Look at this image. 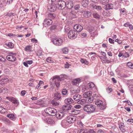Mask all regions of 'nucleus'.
Listing matches in <instances>:
<instances>
[{
  "label": "nucleus",
  "mask_w": 133,
  "mask_h": 133,
  "mask_svg": "<svg viewBox=\"0 0 133 133\" xmlns=\"http://www.w3.org/2000/svg\"><path fill=\"white\" fill-rule=\"evenodd\" d=\"M44 111L45 113L43 114V117H42V118L45 122L48 123H50L51 120L47 117V116L46 115V114H47L50 116H54L56 115L57 111L54 108H48L44 110Z\"/></svg>",
  "instance_id": "nucleus-1"
},
{
  "label": "nucleus",
  "mask_w": 133,
  "mask_h": 133,
  "mask_svg": "<svg viewBox=\"0 0 133 133\" xmlns=\"http://www.w3.org/2000/svg\"><path fill=\"white\" fill-rule=\"evenodd\" d=\"M83 109L85 111L88 113H91L95 111V108L94 105L90 104L85 105Z\"/></svg>",
  "instance_id": "nucleus-2"
},
{
  "label": "nucleus",
  "mask_w": 133,
  "mask_h": 133,
  "mask_svg": "<svg viewBox=\"0 0 133 133\" xmlns=\"http://www.w3.org/2000/svg\"><path fill=\"white\" fill-rule=\"evenodd\" d=\"M92 92L90 91L86 92L83 94V97L85 98H88V101L89 102L92 103L93 101V98L91 97Z\"/></svg>",
  "instance_id": "nucleus-3"
},
{
  "label": "nucleus",
  "mask_w": 133,
  "mask_h": 133,
  "mask_svg": "<svg viewBox=\"0 0 133 133\" xmlns=\"http://www.w3.org/2000/svg\"><path fill=\"white\" fill-rule=\"evenodd\" d=\"M63 79V78L60 77L58 76H55L53 77L52 80L55 79V83L57 87H59L60 85V82Z\"/></svg>",
  "instance_id": "nucleus-4"
},
{
  "label": "nucleus",
  "mask_w": 133,
  "mask_h": 133,
  "mask_svg": "<svg viewBox=\"0 0 133 133\" xmlns=\"http://www.w3.org/2000/svg\"><path fill=\"white\" fill-rule=\"evenodd\" d=\"M77 32L74 30H70L68 34V37L71 39H75L77 37Z\"/></svg>",
  "instance_id": "nucleus-5"
},
{
  "label": "nucleus",
  "mask_w": 133,
  "mask_h": 133,
  "mask_svg": "<svg viewBox=\"0 0 133 133\" xmlns=\"http://www.w3.org/2000/svg\"><path fill=\"white\" fill-rule=\"evenodd\" d=\"M52 42L55 45L59 46L62 44L63 41L61 38L55 37L53 39Z\"/></svg>",
  "instance_id": "nucleus-6"
},
{
  "label": "nucleus",
  "mask_w": 133,
  "mask_h": 133,
  "mask_svg": "<svg viewBox=\"0 0 133 133\" xmlns=\"http://www.w3.org/2000/svg\"><path fill=\"white\" fill-rule=\"evenodd\" d=\"M95 104L98 106L100 107V109L101 110H104L106 108L105 104H104L103 102L101 100L98 99L96 101Z\"/></svg>",
  "instance_id": "nucleus-7"
},
{
  "label": "nucleus",
  "mask_w": 133,
  "mask_h": 133,
  "mask_svg": "<svg viewBox=\"0 0 133 133\" xmlns=\"http://www.w3.org/2000/svg\"><path fill=\"white\" fill-rule=\"evenodd\" d=\"M72 106L70 104H68L64 105L62 107L63 110L65 111H68L69 114L72 110Z\"/></svg>",
  "instance_id": "nucleus-8"
},
{
  "label": "nucleus",
  "mask_w": 133,
  "mask_h": 133,
  "mask_svg": "<svg viewBox=\"0 0 133 133\" xmlns=\"http://www.w3.org/2000/svg\"><path fill=\"white\" fill-rule=\"evenodd\" d=\"M52 23V21L50 19H45L44 20L43 24L44 26L47 27L49 26Z\"/></svg>",
  "instance_id": "nucleus-9"
},
{
  "label": "nucleus",
  "mask_w": 133,
  "mask_h": 133,
  "mask_svg": "<svg viewBox=\"0 0 133 133\" xmlns=\"http://www.w3.org/2000/svg\"><path fill=\"white\" fill-rule=\"evenodd\" d=\"M6 98L9 100L12 103L14 104L15 105L17 106L19 104V102L18 100H17L16 98L14 97H6Z\"/></svg>",
  "instance_id": "nucleus-10"
},
{
  "label": "nucleus",
  "mask_w": 133,
  "mask_h": 133,
  "mask_svg": "<svg viewBox=\"0 0 133 133\" xmlns=\"http://www.w3.org/2000/svg\"><path fill=\"white\" fill-rule=\"evenodd\" d=\"M76 118L72 116H70L67 117L66 119L69 123H73L76 121Z\"/></svg>",
  "instance_id": "nucleus-11"
},
{
  "label": "nucleus",
  "mask_w": 133,
  "mask_h": 133,
  "mask_svg": "<svg viewBox=\"0 0 133 133\" xmlns=\"http://www.w3.org/2000/svg\"><path fill=\"white\" fill-rule=\"evenodd\" d=\"M57 5L59 7H61V9H64L66 5V3L62 0H59L57 2Z\"/></svg>",
  "instance_id": "nucleus-12"
},
{
  "label": "nucleus",
  "mask_w": 133,
  "mask_h": 133,
  "mask_svg": "<svg viewBox=\"0 0 133 133\" xmlns=\"http://www.w3.org/2000/svg\"><path fill=\"white\" fill-rule=\"evenodd\" d=\"M74 29L76 30V32H81L83 29V27L80 25L76 24L75 25L74 27Z\"/></svg>",
  "instance_id": "nucleus-13"
},
{
  "label": "nucleus",
  "mask_w": 133,
  "mask_h": 133,
  "mask_svg": "<svg viewBox=\"0 0 133 133\" xmlns=\"http://www.w3.org/2000/svg\"><path fill=\"white\" fill-rule=\"evenodd\" d=\"M56 117L59 119H61L64 116V113L63 111H60L58 113H56Z\"/></svg>",
  "instance_id": "nucleus-14"
},
{
  "label": "nucleus",
  "mask_w": 133,
  "mask_h": 133,
  "mask_svg": "<svg viewBox=\"0 0 133 133\" xmlns=\"http://www.w3.org/2000/svg\"><path fill=\"white\" fill-rule=\"evenodd\" d=\"M6 59L9 61L14 62L16 60V57L13 55H9L6 57Z\"/></svg>",
  "instance_id": "nucleus-15"
},
{
  "label": "nucleus",
  "mask_w": 133,
  "mask_h": 133,
  "mask_svg": "<svg viewBox=\"0 0 133 133\" xmlns=\"http://www.w3.org/2000/svg\"><path fill=\"white\" fill-rule=\"evenodd\" d=\"M66 6L68 9L71 8L73 6V3L72 1L69 0L66 2Z\"/></svg>",
  "instance_id": "nucleus-16"
},
{
  "label": "nucleus",
  "mask_w": 133,
  "mask_h": 133,
  "mask_svg": "<svg viewBox=\"0 0 133 133\" xmlns=\"http://www.w3.org/2000/svg\"><path fill=\"white\" fill-rule=\"evenodd\" d=\"M79 92V90L78 88L77 89H71L70 90V95L71 96L75 95V94H77Z\"/></svg>",
  "instance_id": "nucleus-17"
},
{
  "label": "nucleus",
  "mask_w": 133,
  "mask_h": 133,
  "mask_svg": "<svg viewBox=\"0 0 133 133\" xmlns=\"http://www.w3.org/2000/svg\"><path fill=\"white\" fill-rule=\"evenodd\" d=\"M75 101H77L81 98L82 96L78 94H75L72 96H71Z\"/></svg>",
  "instance_id": "nucleus-18"
},
{
  "label": "nucleus",
  "mask_w": 133,
  "mask_h": 133,
  "mask_svg": "<svg viewBox=\"0 0 133 133\" xmlns=\"http://www.w3.org/2000/svg\"><path fill=\"white\" fill-rule=\"evenodd\" d=\"M89 31L92 35L91 36L92 37H94L97 34L96 31H94V28L93 27L90 28L89 29Z\"/></svg>",
  "instance_id": "nucleus-19"
},
{
  "label": "nucleus",
  "mask_w": 133,
  "mask_h": 133,
  "mask_svg": "<svg viewBox=\"0 0 133 133\" xmlns=\"http://www.w3.org/2000/svg\"><path fill=\"white\" fill-rule=\"evenodd\" d=\"M77 12L75 10H72L69 14V15L71 18H76L77 17Z\"/></svg>",
  "instance_id": "nucleus-20"
},
{
  "label": "nucleus",
  "mask_w": 133,
  "mask_h": 133,
  "mask_svg": "<svg viewBox=\"0 0 133 133\" xmlns=\"http://www.w3.org/2000/svg\"><path fill=\"white\" fill-rule=\"evenodd\" d=\"M64 102L67 104H70L73 103L74 101L72 98H68L65 99Z\"/></svg>",
  "instance_id": "nucleus-21"
},
{
  "label": "nucleus",
  "mask_w": 133,
  "mask_h": 133,
  "mask_svg": "<svg viewBox=\"0 0 133 133\" xmlns=\"http://www.w3.org/2000/svg\"><path fill=\"white\" fill-rule=\"evenodd\" d=\"M34 103L36 105L43 107L44 106V101L41 99H39L35 102Z\"/></svg>",
  "instance_id": "nucleus-22"
},
{
  "label": "nucleus",
  "mask_w": 133,
  "mask_h": 133,
  "mask_svg": "<svg viewBox=\"0 0 133 133\" xmlns=\"http://www.w3.org/2000/svg\"><path fill=\"white\" fill-rule=\"evenodd\" d=\"M9 81L8 79L5 77L2 78L0 80V84L1 85L7 83Z\"/></svg>",
  "instance_id": "nucleus-23"
},
{
  "label": "nucleus",
  "mask_w": 133,
  "mask_h": 133,
  "mask_svg": "<svg viewBox=\"0 0 133 133\" xmlns=\"http://www.w3.org/2000/svg\"><path fill=\"white\" fill-rule=\"evenodd\" d=\"M57 7L56 5H51L48 8L49 10L51 12H54L56 10Z\"/></svg>",
  "instance_id": "nucleus-24"
},
{
  "label": "nucleus",
  "mask_w": 133,
  "mask_h": 133,
  "mask_svg": "<svg viewBox=\"0 0 133 133\" xmlns=\"http://www.w3.org/2000/svg\"><path fill=\"white\" fill-rule=\"evenodd\" d=\"M61 125L63 127L65 128L69 125V123L66 120H63L62 121Z\"/></svg>",
  "instance_id": "nucleus-25"
},
{
  "label": "nucleus",
  "mask_w": 133,
  "mask_h": 133,
  "mask_svg": "<svg viewBox=\"0 0 133 133\" xmlns=\"http://www.w3.org/2000/svg\"><path fill=\"white\" fill-rule=\"evenodd\" d=\"M87 100L85 99H82L78 101L77 102L78 104L82 105L86 104L87 102Z\"/></svg>",
  "instance_id": "nucleus-26"
},
{
  "label": "nucleus",
  "mask_w": 133,
  "mask_h": 133,
  "mask_svg": "<svg viewBox=\"0 0 133 133\" xmlns=\"http://www.w3.org/2000/svg\"><path fill=\"white\" fill-rule=\"evenodd\" d=\"M55 99L58 100L61 97V94L59 92H56L55 94Z\"/></svg>",
  "instance_id": "nucleus-27"
},
{
  "label": "nucleus",
  "mask_w": 133,
  "mask_h": 133,
  "mask_svg": "<svg viewBox=\"0 0 133 133\" xmlns=\"http://www.w3.org/2000/svg\"><path fill=\"white\" fill-rule=\"evenodd\" d=\"M91 7L97 10H100L102 9V7L100 6L96 5L95 4H91Z\"/></svg>",
  "instance_id": "nucleus-28"
},
{
  "label": "nucleus",
  "mask_w": 133,
  "mask_h": 133,
  "mask_svg": "<svg viewBox=\"0 0 133 133\" xmlns=\"http://www.w3.org/2000/svg\"><path fill=\"white\" fill-rule=\"evenodd\" d=\"M89 3V1L88 0H83L82 4L83 7H86L88 6Z\"/></svg>",
  "instance_id": "nucleus-29"
},
{
  "label": "nucleus",
  "mask_w": 133,
  "mask_h": 133,
  "mask_svg": "<svg viewBox=\"0 0 133 133\" xmlns=\"http://www.w3.org/2000/svg\"><path fill=\"white\" fill-rule=\"evenodd\" d=\"M79 111L77 110L72 109L71 111L70 112V114L77 115L79 113Z\"/></svg>",
  "instance_id": "nucleus-30"
},
{
  "label": "nucleus",
  "mask_w": 133,
  "mask_h": 133,
  "mask_svg": "<svg viewBox=\"0 0 133 133\" xmlns=\"http://www.w3.org/2000/svg\"><path fill=\"white\" fill-rule=\"evenodd\" d=\"M101 61L103 63H110L113 62H114V59L111 60V61L107 59H102Z\"/></svg>",
  "instance_id": "nucleus-31"
},
{
  "label": "nucleus",
  "mask_w": 133,
  "mask_h": 133,
  "mask_svg": "<svg viewBox=\"0 0 133 133\" xmlns=\"http://www.w3.org/2000/svg\"><path fill=\"white\" fill-rule=\"evenodd\" d=\"M119 128L121 131L122 132L125 131V130L124 128V125L123 123H120L119 124Z\"/></svg>",
  "instance_id": "nucleus-32"
},
{
  "label": "nucleus",
  "mask_w": 133,
  "mask_h": 133,
  "mask_svg": "<svg viewBox=\"0 0 133 133\" xmlns=\"http://www.w3.org/2000/svg\"><path fill=\"white\" fill-rule=\"evenodd\" d=\"M51 103L53 106H57L59 105V102L58 101L54 100H52Z\"/></svg>",
  "instance_id": "nucleus-33"
},
{
  "label": "nucleus",
  "mask_w": 133,
  "mask_h": 133,
  "mask_svg": "<svg viewBox=\"0 0 133 133\" xmlns=\"http://www.w3.org/2000/svg\"><path fill=\"white\" fill-rule=\"evenodd\" d=\"M89 132L88 130L85 128H83L81 129L80 130V133H88Z\"/></svg>",
  "instance_id": "nucleus-34"
},
{
  "label": "nucleus",
  "mask_w": 133,
  "mask_h": 133,
  "mask_svg": "<svg viewBox=\"0 0 133 133\" xmlns=\"http://www.w3.org/2000/svg\"><path fill=\"white\" fill-rule=\"evenodd\" d=\"M114 5L112 4H109L106 5L107 9H111L113 8Z\"/></svg>",
  "instance_id": "nucleus-35"
},
{
  "label": "nucleus",
  "mask_w": 133,
  "mask_h": 133,
  "mask_svg": "<svg viewBox=\"0 0 133 133\" xmlns=\"http://www.w3.org/2000/svg\"><path fill=\"white\" fill-rule=\"evenodd\" d=\"M7 116L11 120H14L15 119V116L12 114H8L7 115Z\"/></svg>",
  "instance_id": "nucleus-36"
},
{
  "label": "nucleus",
  "mask_w": 133,
  "mask_h": 133,
  "mask_svg": "<svg viewBox=\"0 0 133 133\" xmlns=\"http://www.w3.org/2000/svg\"><path fill=\"white\" fill-rule=\"evenodd\" d=\"M89 89H91L93 88L95 86V85L92 82L89 83L87 85Z\"/></svg>",
  "instance_id": "nucleus-37"
},
{
  "label": "nucleus",
  "mask_w": 133,
  "mask_h": 133,
  "mask_svg": "<svg viewBox=\"0 0 133 133\" xmlns=\"http://www.w3.org/2000/svg\"><path fill=\"white\" fill-rule=\"evenodd\" d=\"M24 50L26 51H31L32 50V48L31 46H27L24 49Z\"/></svg>",
  "instance_id": "nucleus-38"
},
{
  "label": "nucleus",
  "mask_w": 133,
  "mask_h": 133,
  "mask_svg": "<svg viewBox=\"0 0 133 133\" xmlns=\"http://www.w3.org/2000/svg\"><path fill=\"white\" fill-rule=\"evenodd\" d=\"M100 3L104 5L107 4L109 2V0H100Z\"/></svg>",
  "instance_id": "nucleus-39"
},
{
  "label": "nucleus",
  "mask_w": 133,
  "mask_h": 133,
  "mask_svg": "<svg viewBox=\"0 0 133 133\" xmlns=\"http://www.w3.org/2000/svg\"><path fill=\"white\" fill-rule=\"evenodd\" d=\"M6 45L8 46L11 48H12L14 47V44L11 42H9L8 43H6Z\"/></svg>",
  "instance_id": "nucleus-40"
},
{
  "label": "nucleus",
  "mask_w": 133,
  "mask_h": 133,
  "mask_svg": "<svg viewBox=\"0 0 133 133\" xmlns=\"http://www.w3.org/2000/svg\"><path fill=\"white\" fill-rule=\"evenodd\" d=\"M48 17L51 19H53L55 17V15L54 14H49L48 15Z\"/></svg>",
  "instance_id": "nucleus-41"
},
{
  "label": "nucleus",
  "mask_w": 133,
  "mask_h": 133,
  "mask_svg": "<svg viewBox=\"0 0 133 133\" xmlns=\"http://www.w3.org/2000/svg\"><path fill=\"white\" fill-rule=\"evenodd\" d=\"M68 91L65 89H64L62 91V94L63 95H68Z\"/></svg>",
  "instance_id": "nucleus-42"
},
{
  "label": "nucleus",
  "mask_w": 133,
  "mask_h": 133,
  "mask_svg": "<svg viewBox=\"0 0 133 133\" xmlns=\"http://www.w3.org/2000/svg\"><path fill=\"white\" fill-rule=\"evenodd\" d=\"M62 51L64 54H67L68 52V49L66 47L63 48L62 49Z\"/></svg>",
  "instance_id": "nucleus-43"
},
{
  "label": "nucleus",
  "mask_w": 133,
  "mask_h": 133,
  "mask_svg": "<svg viewBox=\"0 0 133 133\" xmlns=\"http://www.w3.org/2000/svg\"><path fill=\"white\" fill-rule=\"evenodd\" d=\"M90 12L87 11H86L83 12V16L85 18H88L89 17L88 15L89 14Z\"/></svg>",
  "instance_id": "nucleus-44"
},
{
  "label": "nucleus",
  "mask_w": 133,
  "mask_h": 133,
  "mask_svg": "<svg viewBox=\"0 0 133 133\" xmlns=\"http://www.w3.org/2000/svg\"><path fill=\"white\" fill-rule=\"evenodd\" d=\"M93 15L94 17L98 19L100 17V16L97 13H94Z\"/></svg>",
  "instance_id": "nucleus-45"
},
{
  "label": "nucleus",
  "mask_w": 133,
  "mask_h": 133,
  "mask_svg": "<svg viewBox=\"0 0 133 133\" xmlns=\"http://www.w3.org/2000/svg\"><path fill=\"white\" fill-rule=\"evenodd\" d=\"M77 124L79 127L81 128L84 125L81 121H78L77 122Z\"/></svg>",
  "instance_id": "nucleus-46"
},
{
  "label": "nucleus",
  "mask_w": 133,
  "mask_h": 133,
  "mask_svg": "<svg viewBox=\"0 0 133 133\" xmlns=\"http://www.w3.org/2000/svg\"><path fill=\"white\" fill-rule=\"evenodd\" d=\"M89 89V87L87 86V85L84 86L83 88L82 89V92H84L85 91H87Z\"/></svg>",
  "instance_id": "nucleus-47"
},
{
  "label": "nucleus",
  "mask_w": 133,
  "mask_h": 133,
  "mask_svg": "<svg viewBox=\"0 0 133 133\" xmlns=\"http://www.w3.org/2000/svg\"><path fill=\"white\" fill-rule=\"evenodd\" d=\"M6 61L5 58L2 56H0V61L2 62L3 63Z\"/></svg>",
  "instance_id": "nucleus-48"
},
{
  "label": "nucleus",
  "mask_w": 133,
  "mask_h": 133,
  "mask_svg": "<svg viewBox=\"0 0 133 133\" xmlns=\"http://www.w3.org/2000/svg\"><path fill=\"white\" fill-rule=\"evenodd\" d=\"M129 56V53L127 52L124 53L123 55V57L125 58H127Z\"/></svg>",
  "instance_id": "nucleus-49"
},
{
  "label": "nucleus",
  "mask_w": 133,
  "mask_h": 133,
  "mask_svg": "<svg viewBox=\"0 0 133 133\" xmlns=\"http://www.w3.org/2000/svg\"><path fill=\"white\" fill-rule=\"evenodd\" d=\"M127 65L130 68H133V64L130 62H128L127 63Z\"/></svg>",
  "instance_id": "nucleus-50"
},
{
  "label": "nucleus",
  "mask_w": 133,
  "mask_h": 133,
  "mask_svg": "<svg viewBox=\"0 0 133 133\" xmlns=\"http://www.w3.org/2000/svg\"><path fill=\"white\" fill-rule=\"evenodd\" d=\"M68 12L67 11H64L62 12V14L65 16H66L68 15Z\"/></svg>",
  "instance_id": "nucleus-51"
},
{
  "label": "nucleus",
  "mask_w": 133,
  "mask_h": 133,
  "mask_svg": "<svg viewBox=\"0 0 133 133\" xmlns=\"http://www.w3.org/2000/svg\"><path fill=\"white\" fill-rule=\"evenodd\" d=\"M46 61L49 63H52L53 62V60L50 57H48L46 59Z\"/></svg>",
  "instance_id": "nucleus-52"
},
{
  "label": "nucleus",
  "mask_w": 133,
  "mask_h": 133,
  "mask_svg": "<svg viewBox=\"0 0 133 133\" xmlns=\"http://www.w3.org/2000/svg\"><path fill=\"white\" fill-rule=\"evenodd\" d=\"M101 54L103 55V56L104 57V59H106L107 58V57L106 56V54L105 53L101 51Z\"/></svg>",
  "instance_id": "nucleus-53"
},
{
  "label": "nucleus",
  "mask_w": 133,
  "mask_h": 133,
  "mask_svg": "<svg viewBox=\"0 0 133 133\" xmlns=\"http://www.w3.org/2000/svg\"><path fill=\"white\" fill-rule=\"evenodd\" d=\"M80 5L78 4H76L74 6V9L75 10H78L80 8Z\"/></svg>",
  "instance_id": "nucleus-54"
},
{
  "label": "nucleus",
  "mask_w": 133,
  "mask_h": 133,
  "mask_svg": "<svg viewBox=\"0 0 133 133\" xmlns=\"http://www.w3.org/2000/svg\"><path fill=\"white\" fill-rule=\"evenodd\" d=\"M5 1L7 4H9L12 2L13 0H5Z\"/></svg>",
  "instance_id": "nucleus-55"
},
{
  "label": "nucleus",
  "mask_w": 133,
  "mask_h": 133,
  "mask_svg": "<svg viewBox=\"0 0 133 133\" xmlns=\"http://www.w3.org/2000/svg\"><path fill=\"white\" fill-rule=\"evenodd\" d=\"M81 106L77 104L75 105L74 106V107L76 109H79L81 108Z\"/></svg>",
  "instance_id": "nucleus-56"
},
{
  "label": "nucleus",
  "mask_w": 133,
  "mask_h": 133,
  "mask_svg": "<svg viewBox=\"0 0 133 133\" xmlns=\"http://www.w3.org/2000/svg\"><path fill=\"white\" fill-rule=\"evenodd\" d=\"M6 36H9L11 37H14L15 35H14L11 33L7 34H6Z\"/></svg>",
  "instance_id": "nucleus-57"
},
{
  "label": "nucleus",
  "mask_w": 133,
  "mask_h": 133,
  "mask_svg": "<svg viewBox=\"0 0 133 133\" xmlns=\"http://www.w3.org/2000/svg\"><path fill=\"white\" fill-rule=\"evenodd\" d=\"M70 65V64L68 63L67 62H66V63L65 64L64 67L65 68H68L69 67Z\"/></svg>",
  "instance_id": "nucleus-58"
},
{
  "label": "nucleus",
  "mask_w": 133,
  "mask_h": 133,
  "mask_svg": "<svg viewBox=\"0 0 133 133\" xmlns=\"http://www.w3.org/2000/svg\"><path fill=\"white\" fill-rule=\"evenodd\" d=\"M129 90L133 91V85H130L129 86Z\"/></svg>",
  "instance_id": "nucleus-59"
},
{
  "label": "nucleus",
  "mask_w": 133,
  "mask_h": 133,
  "mask_svg": "<svg viewBox=\"0 0 133 133\" xmlns=\"http://www.w3.org/2000/svg\"><path fill=\"white\" fill-rule=\"evenodd\" d=\"M112 90L111 88H107V92L108 93H110L112 91Z\"/></svg>",
  "instance_id": "nucleus-60"
},
{
  "label": "nucleus",
  "mask_w": 133,
  "mask_h": 133,
  "mask_svg": "<svg viewBox=\"0 0 133 133\" xmlns=\"http://www.w3.org/2000/svg\"><path fill=\"white\" fill-rule=\"evenodd\" d=\"M72 83L74 85H76L78 84V82H77V81L76 80H75V79L72 81Z\"/></svg>",
  "instance_id": "nucleus-61"
},
{
  "label": "nucleus",
  "mask_w": 133,
  "mask_h": 133,
  "mask_svg": "<svg viewBox=\"0 0 133 133\" xmlns=\"http://www.w3.org/2000/svg\"><path fill=\"white\" fill-rule=\"evenodd\" d=\"M109 42L113 44L114 43V40L110 38H109Z\"/></svg>",
  "instance_id": "nucleus-62"
},
{
  "label": "nucleus",
  "mask_w": 133,
  "mask_h": 133,
  "mask_svg": "<svg viewBox=\"0 0 133 133\" xmlns=\"http://www.w3.org/2000/svg\"><path fill=\"white\" fill-rule=\"evenodd\" d=\"M26 91L25 90H23L21 92V94L22 95L24 96L26 93Z\"/></svg>",
  "instance_id": "nucleus-63"
},
{
  "label": "nucleus",
  "mask_w": 133,
  "mask_h": 133,
  "mask_svg": "<svg viewBox=\"0 0 133 133\" xmlns=\"http://www.w3.org/2000/svg\"><path fill=\"white\" fill-rule=\"evenodd\" d=\"M115 41L117 42L118 44H120L122 43V41L121 40H119L118 39H116Z\"/></svg>",
  "instance_id": "nucleus-64"
}]
</instances>
